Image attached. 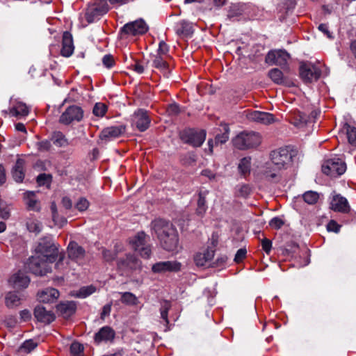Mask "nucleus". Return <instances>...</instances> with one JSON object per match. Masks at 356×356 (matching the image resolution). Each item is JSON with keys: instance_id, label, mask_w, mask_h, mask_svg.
I'll return each mask as SVG.
<instances>
[{"instance_id": "obj_1", "label": "nucleus", "mask_w": 356, "mask_h": 356, "mask_svg": "<svg viewBox=\"0 0 356 356\" xmlns=\"http://www.w3.org/2000/svg\"><path fill=\"white\" fill-rule=\"evenodd\" d=\"M296 155V152L289 147L272 151L270 154V161L266 163L263 167L262 174L265 179L270 181H279L281 172L292 165L293 159Z\"/></svg>"}, {"instance_id": "obj_2", "label": "nucleus", "mask_w": 356, "mask_h": 356, "mask_svg": "<svg viewBox=\"0 0 356 356\" xmlns=\"http://www.w3.org/2000/svg\"><path fill=\"white\" fill-rule=\"evenodd\" d=\"M152 229L163 249L174 251L178 247L179 238L177 229L170 222L163 219H156L151 223Z\"/></svg>"}, {"instance_id": "obj_3", "label": "nucleus", "mask_w": 356, "mask_h": 356, "mask_svg": "<svg viewBox=\"0 0 356 356\" xmlns=\"http://www.w3.org/2000/svg\"><path fill=\"white\" fill-rule=\"evenodd\" d=\"M38 256L46 258L50 263H54L58 257V260L56 264V268H60L65 258L63 253L58 252V247L53 242L50 238H43L38 243L35 249Z\"/></svg>"}, {"instance_id": "obj_4", "label": "nucleus", "mask_w": 356, "mask_h": 356, "mask_svg": "<svg viewBox=\"0 0 356 356\" xmlns=\"http://www.w3.org/2000/svg\"><path fill=\"white\" fill-rule=\"evenodd\" d=\"M261 142L260 134L254 131L241 132L232 140L234 146L242 150L257 147Z\"/></svg>"}, {"instance_id": "obj_5", "label": "nucleus", "mask_w": 356, "mask_h": 356, "mask_svg": "<svg viewBox=\"0 0 356 356\" xmlns=\"http://www.w3.org/2000/svg\"><path fill=\"white\" fill-rule=\"evenodd\" d=\"M109 10L107 0H97L89 4L85 11V18L88 24L99 21Z\"/></svg>"}, {"instance_id": "obj_6", "label": "nucleus", "mask_w": 356, "mask_h": 356, "mask_svg": "<svg viewBox=\"0 0 356 356\" xmlns=\"http://www.w3.org/2000/svg\"><path fill=\"white\" fill-rule=\"evenodd\" d=\"M346 170V163L339 158L327 159L322 165V172L331 177H337Z\"/></svg>"}, {"instance_id": "obj_7", "label": "nucleus", "mask_w": 356, "mask_h": 356, "mask_svg": "<svg viewBox=\"0 0 356 356\" xmlns=\"http://www.w3.org/2000/svg\"><path fill=\"white\" fill-rule=\"evenodd\" d=\"M181 140L193 147H200L206 139L204 130L185 129L180 133Z\"/></svg>"}, {"instance_id": "obj_8", "label": "nucleus", "mask_w": 356, "mask_h": 356, "mask_svg": "<svg viewBox=\"0 0 356 356\" xmlns=\"http://www.w3.org/2000/svg\"><path fill=\"white\" fill-rule=\"evenodd\" d=\"M290 58L289 54L282 49H275L268 51L265 58V62L268 65H276L283 69H288V60Z\"/></svg>"}, {"instance_id": "obj_9", "label": "nucleus", "mask_w": 356, "mask_h": 356, "mask_svg": "<svg viewBox=\"0 0 356 356\" xmlns=\"http://www.w3.org/2000/svg\"><path fill=\"white\" fill-rule=\"evenodd\" d=\"M50 264L46 258L41 256H35L29 259L28 268L32 273L42 276L50 272Z\"/></svg>"}, {"instance_id": "obj_10", "label": "nucleus", "mask_w": 356, "mask_h": 356, "mask_svg": "<svg viewBox=\"0 0 356 356\" xmlns=\"http://www.w3.org/2000/svg\"><path fill=\"white\" fill-rule=\"evenodd\" d=\"M299 71L300 78L305 83L316 81L321 75V70L316 65L308 62H302L300 65Z\"/></svg>"}, {"instance_id": "obj_11", "label": "nucleus", "mask_w": 356, "mask_h": 356, "mask_svg": "<svg viewBox=\"0 0 356 356\" xmlns=\"http://www.w3.org/2000/svg\"><path fill=\"white\" fill-rule=\"evenodd\" d=\"M329 208L334 212L341 213H348L350 211L348 200L335 191H333L329 197Z\"/></svg>"}, {"instance_id": "obj_12", "label": "nucleus", "mask_w": 356, "mask_h": 356, "mask_svg": "<svg viewBox=\"0 0 356 356\" xmlns=\"http://www.w3.org/2000/svg\"><path fill=\"white\" fill-rule=\"evenodd\" d=\"M147 235L145 232L138 233L133 238L130 240L132 248L138 251L140 256L145 259H148L152 253L150 246L146 243Z\"/></svg>"}, {"instance_id": "obj_13", "label": "nucleus", "mask_w": 356, "mask_h": 356, "mask_svg": "<svg viewBox=\"0 0 356 356\" xmlns=\"http://www.w3.org/2000/svg\"><path fill=\"white\" fill-rule=\"evenodd\" d=\"M147 31V24L143 19H140L124 24L122 27L120 32L124 35L136 36L138 35H143Z\"/></svg>"}, {"instance_id": "obj_14", "label": "nucleus", "mask_w": 356, "mask_h": 356, "mask_svg": "<svg viewBox=\"0 0 356 356\" xmlns=\"http://www.w3.org/2000/svg\"><path fill=\"white\" fill-rule=\"evenodd\" d=\"M83 117V109L78 106H68L60 117L59 121L63 124H70L74 121L80 122Z\"/></svg>"}, {"instance_id": "obj_15", "label": "nucleus", "mask_w": 356, "mask_h": 356, "mask_svg": "<svg viewBox=\"0 0 356 356\" xmlns=\"http://www.w3.org/2000/svg\"><path fill=\"white\" fill-rule=\"evenodd\" d=\"M132 124L140 131H146L150 124L151 120L147 111L138 109L132 115Z\"/></svg>"}, {"instance_id": "obj_16", "label": "nucleus", "mask_w": 356, "mask_h": 356, "mask_svg": "<svg viewBox=\"0 0 356 356\" xmlns=\"http://www.w3.org/2000/svg\"><path fill=\"white\" fill-rule=\"evenodd\" d=\"M126 127L123 124L111 126L104 128L99 134V138L102 140L110 141L120 137L125 133Z\"/></svg>"}, {"instance_id": "obj_17", "label": "nucleus", "mask_w": 356, "mask_h": 356, "mask_svg": "<svg viewBox=\"0 0 356 356\" xmlns=\"http://www.w3.org/2000/svg\"><path fill=\"white\" fill-rule=\"evenodd\" d=\"M118 268L122 273L136 270L140 268V261L132 254H127L125 258H121L118 261Z\"/></svg>"}, {"instance_id": "obj_18", "label": "nucleus", "mask_w": 356, "mask_h": 356, "mask_svg": "<svg viewBox=\"0 0 356 356\" xmlns=\"http://www.w3.org/2000/svg\"><path fill=\"white\" fill-rule=\"evenodd\" d=\"M215 254V250L213 248H205L194 256V261L197 266H205L211 264Z\"/></svg>"}, {"instance_id": "obj_19", "label": "nucleus", "mask_w": 356, "mask_h": 356, "mask_svg": "<svg viewBox=\"0 0 356 356\" xmlns=\"http://www.w3.org/2000/svg\"><path fill=\"white\" fill-rule=\"evenodd\" d=\"M34 316L39 321L44 324H49L55 320V315L52 311L47 310L44 307L38 305L34 309Z\"/></svg>"}, {"instance_id": "obj_20", "label": "nucleus", "mask_w": 356, "mask_h": 356, "mask_svg": "<svg viewBox=\"0 0 356 356\" xmlns=\"http://www.w3.org/2000/svg\"><path fill=\"white\" fill-rule=\"evenodd\" d=\"M8 282L13 288L19 289L26 288L30 283V279L26 273L19 271L13 274Z\"/></svg>"}, {"instance_id": "obj_21", "label": "nucleus", "mask_w": 356, "mask_h": 356, "mask_svg": "<svg viewBox=\"0 0 356 356\" xmlns=\"http://www.w3.org/2000/svg\"><path fill=\"white\" fill-rule=\"evenodd\" d=\"M180 264L177 261H166L156 263L152 267L154 273H165L167 271H178L180 270Z\"/></svg>"}, {"instance_id": "obj_22", "label": "nucleus", "mask_w": 356, "mask_h": 356, "mask_svg": "<svg viewBox=\"0 0 356 356\" xmlns=\"http://www.w3.org/2000/svg\"><path fill=\"white\" fill-rule=\"evenodd\" d=\"M115 336L113 329L109 326H104L95 334L94 340L97 344L102 342L112 341Z\"/></svg>"}, {"instance_id": "obj_23", "label": "nucleus", "mask_w": 356, "mask_h": 356, "mask_svg": "<svg viewBox=\"0 0 356 356\" xmlns=\"http://www.w3.org/2000/svg\"><path fill=\"white\" fill-rule=\"evenodd\" d=\"M248 117L250 120L262 124H270L275 121L273 114L259 111L250 113Z\"/></svg>"}, {"instance_id": "obj_24", "label": "nucleus", "mask_w": 356, "mask_h": 356, "mask_svg": "<svg viewBox=\"0 0 356 356\" xmlns=\"http://www.w3.org/2000/svg\"><path fill=\"white\" fill-rule=\"evenodd\" d=\"M152 67L158 69L163 75L168 78L170 74L169 65L165 60V56L154 54L152 55Z\"/></svg>"}, {"instance_id": "obj_25", "label": "nucleus", "mask_w": 356, "mask_h": 356, "mask_svg": "<svg viewBox=\"0 0 356 356\" xmlns=\"http://www.w3.org/2000/svg\"><path fill=\"white\" fill-rule=\"evenodd\" d=\"M74 50L73 38L72 34L65 31L63 35L62 49L60 54L64 57H70L72 55Z\"/></svg>"}, {"instance_id": "obj_26", "label": "nucleus", "mask_w": 356, "mask_h": 356, "mask_svg": "<svg viewBox=\"0 0 356 356\" xmlns=\"http://www.w3.org/2000/svg\"><path fill=\"white\" fill-rule=\"evenodd\" d=\"M248 6L244 3H232L227 11V17L231 20H236L237 18L246 13Z\"/></svg>"}, {"instance_id": "obj_27", "label": "nucleus", "mask_w": 356, "mask_h": 356, "mask_svg": "<svg viewBox=\"0 0 356 356\" xmlns=\"http://www.w3.org/2000/svg\"><path fill=\"white\" fill-rule=\"evenodd\" d=\"M67 253L71 259L79 261L84 258L86 252L77 243L71 241L67 247Z\"/></svg>"}, {"instance_id": "obj_28", "label": "nucleus", "mask_w": 356, "mask_h": 356, "mask_svg": "<svg viewBox=\"0 0 356 356\" xmlns=\"http://www.w3.org/2000/svg\"><path fill=\"white\" fill-rule=\"evenodd\" d=\"M59 297V291L54 288H47L38 293L40 302L49 303L54 302Z\"/></svg>"}, {"instance_id": "obj_29", "label": "nucleus", "mask_w": 356, "mask_h": 356, "mask_svg": "<svg viewBox=\"0 0 356 356\" xmlns=\"http://www.w3.org/2000/svg\"><path fill=\"white\" fill-rule=\"evenodd\" d=\"M24 297L23 294L18 292H8L5 297V304L8 308H15L21 305Z\"/></svg>"}, {"instance_id": "obj_30", "label": "nucleus", "mask_w": 356, "mask_h": 356, "mask_svg": "<svg viewBox=\"0 0 356 356\" xmlns=\"http://www.w3.org/2000/svg\"><path fill=\"white\" fill-rule=\"evenodd\" d=\"M29 113L28 106L22 102L13 103V106L9 110V113L15 117L21 118L26 116Z\"/></svg>"}, {"instance_id": "obj_31", "label": "nucleus", "mask_w": 356, "mask_h": 356, "mask_svg": "<svg viewBox=\"0 0 356 356\" xmlns=\"http://www.w3.org/2000/svg\"><path fill=\"white\" fill-rule=\"evenodd\" d=\"M268 77L271 81L277 85L289 86V83L283 72L278 68H273L268 73Z\"/></svg>"}, {"instance_id": "obj_32", "label": "nucleus", "mask_w": 356, "mask_h": 356, "mask_svg": "<svg viewBox=\"0 0 356 356\" xmlns=\"http://www.w3.org/2000/svg\"><path fill=\"white\" fill-rule=\"evenodd\" d=\"M57 310L64 318H68L75 312L76 305L73 302L60 303L57 306Z\"/></svg>"}, {"instance_id": "obj_33", "label": "nucleus", "mask_w": 356, "mask_h": 356, "mask_svg": "<svg viewBox=\"0 0 356 356\" xmlns=\"http://www.w3.org/2000/svg\"><path fill=\"white\" fill-rule=\"evenodd\" d=\"M24 161L18 159L12 170L13 177L17 182H22L24 178Z\"/></svg>"}, {"instance_id": "obj_34", "label": "nucleus", "mask_w": 356, "mask_h": 356, "mask_svg": "<svg viewBox=\"0 0 356 356\" xmlns=\"http://www.w3.org/2000/svg\"><path fill=\"white\" fill-rule=\"evenodd\" d=\"M176 32L178 35L188 36L193 34L192 24L186 21H181L177 24Z\"/></svg>"}, {"instance_id": "obj_35", "label": "nucleus", "mask_w": 356, "mask_h": 356, "mask_svg": "<svg viewBox=\"0 0 356 356\" xmlns=\"http://www.w3.org/2000/svg\"><path fill=\"white\" fill-rule=\"evenodd\" d=\"M35 193L33 191H27L24 193L26 199V204L28 208L33 211H39L40 206L38 200L35 197Z\"/></svg>"}, {"instance_id": "obj_36", "label": "nucleus", "mask_w": 356, "mask_h": 356, "mask_svg": "<svg viewBox=\"0 0 356 356\" xmlns=\"http://www.w3.org/2000/svg\"><path fill=\"white\" fill-rule=\"evenodd\" d=\"M51 140L56 146L60 147H66L69 144L67 139L60 131L55 132Z\"/></svg>"}, {"instance_id": "obj_37", "label": "nucleus", "mask_w": 356, "mask_h": 356, "mask_svg": "<svg viewBox=\"0 0 356 356\" xmlns=\"http://www.w3.org/2000/svg\"><path fill=\"white\" fill-rule=\"evenodd\" d=\"M343 129L346 132L348 143L353 145H356V128L346 123L343 126Z\"/></svg>"}, {"instance_id": "obj_38", "label": "nucleus", "mask_w": 356, "mask_h": 356, "mask_svg": "<svg viewBox=\"0 0 356 356\" xmlns=\"http://www.w3.org/2000/svg\"><path fill=\"white\" fill-rule=\"evenodd\" d=\"M121 302L128 305H136L138 302L137 297L131 292L121 293Z\"/></svg>"}, {"instance_id": "obj_39", "label": "nucleus", "mask_w": 356, "mask_h": 356, "mask_svg": "<svg viewBox=\"0 0 356 356\" xmlns=\"http://www.w3.org/2000/svg\"><path fill=\"white\" fill-rule=\"evenodd\" d=\"M205 193L200 192L199 193V198L197 200V208L196 209V213L198 216H202L207 209V206L206 205V199H205Z\"/></svg>"}, {"instance_id": "obj_40", "label": "nucleus", "mask_w": 356, "mask_h": 356, "mask_svg": "<svg viewBox=\"0 0 356 356\" xmlns=\"http://www.w3.org/2000/svg\"><path fill=\"white\" fill-rule=\"evenodd\" d=\"M251 159L248 157L243 158L238 164V170L241 175H246L250 172Z\"/></svg>"}, {"instance_id": "obj_41", "label": "nucleus", "mask_w": 356, "mask_h": 356, "mask_svg": "<svg viewBox=\"0 0 356 356\" xmlns=\"http://www.w3.org/2000/svg\"><path fill=\"white\" fill-rule=\"evenodd\" d=\"M302 197L308 204H314L319 199V194L316 191H309L302 195Z\"/></svg>"}, {"instance_id": "obj_42", "label": "nucleus", "mask_w": 356, "mask_h": 356, "mask_svg": "<svg viewBox=\"0 0 356 356\" xmlns=\"http://www.w3.org/2000/svg\"><path fill=\"white\" fill-rule=\"evenodd\" d=\"M107 109V106L105 104L98 102L95 104L92 113L97 117L102 118L105 115Z\"/></svg>"}, {"instance_id": "obj_43", "label": "nucleus", "mask_w": 356, "mask_h": 356, "mask_svg": "<svg viewBox=\"0 0 356 356\" xmlns=\"http://www.w3.org/2000/svg\"><path fill=\"white\" fill-rule=\"evenodd\" d=\"M311 121L310 116L304 113H299L295 118L294 124L296 127H302Z\"/></svg>"}, {"instance_id": "obj_44", "label": "nucleus", "mask_w": 356, "mask_h": 356, "mask_svg": "<svg viewBox=\"0 0 356 356\" xmlns=\"http://www.w3.org/2000/svg\"><path fill=\"white\" fill-rule=\"evenodd\" d=\"M38 344L33 339L25 341L19 347V350L26 353L31 352L37 347Z\"/></svg>"}, {"instance_id": "obj_45", "label": "nucleus", "mask_w": 356, "mask_h": 356, "mask_svg": "<svg viewBox=\"0 0 356 356\" xmlns=\"http://www.w3.org/2000/svg\"><path fill=\"white\" fill-rule=\"evenodd\" d=\"M223 133L222 134H218L216 136V143H225L229 139V129L227 124L222 127Z\"/></svg>"}, {"instance_id": "obj_46", "label": "nucleus", "mask_w": 356, "mask_h": 356, "mask_svg": "<svg viewBox=\"0 0 356 356\" xmlns=\"http://www.w3.org/2000/svg\"><path fill=\"white\" fill-rule=\"evenodd\" d=\"M83 346L78 342H73L70 346V353L72 356H83Z\"/></svg>"}, {"instance_id": "obj_47", "label": "nucleus", "mask_w": 356, "mask_h": 356, "mask_svg": "<svg viewBox=\"0 0 356 356\" xmlns=\"http://www.w3.org/2000/svg\"><path fill=\"white\" fill-rule=\"evenodd\" d=\"M52 177L49 174L42 173L37 177V183L39 186H47L49 187Z\"/></svg>"}, {"instance_id": "obj_48", "label": "nucleus", "mask_w": 356, "mask_h": 356, "mask_svg": "<svg viewBox=\"0 0 356 356\" xmlns=\"http://www.w3.org/2000/svg\"><path fill=\"white\" fill-rule=\"evenodd\" d=\"M26 227L30 232L38 234L42 230V224L38 220H30L27 222Z\"/></svg>"}, {"instance_id": "obj_49", "label": "nucleus", "mask_w": 356, "mask_h": 356, "mask_svg": "<svg viewBox=\"0 0 356 356\" xmlns=\"http://www.w3.org/2000/svg\"><path fill=\"white\" fill-rule=\"evenodd\" d=\"M90 206L89 201L83 197L79 198L76 203L75 204V209L80 212L86 211Z\"/></svg>"}, {"instance_id": "obj_50", "label": "nucleus", "mask_w": 356, "mask_h": 356, "mask_svg": "<svg viewBox=\"0 0 356 356\" xmlns=\"http://www.w3.org/2000/svg\"><path fill=\"white\" fill-rule=\"evenodd\" d=\"M95 287L93 286H83L79 289L76 296L81 298H85L92 294L95 291Z\"/></svg>"}, {"instance_id": "obj_51", "label": "nucleus", "mask_w": 356, "mask_h": 356, "mask_svg": "<svg viewBox=\"0 0 356 356\" xmlns=\"http://www.w3.org/2000/svg\"><path fill=\"white\" fill-rule=\"evenodd\" d=\"M227 261V257L226 255H220L213 262L211 263L209 266L212 268H222L226 265Z\"/></svg>"}, {"instance_id": "obj_52", "label": "nucleus", "mask_w": 356, "mask_h": 356, "mask_svg": "<svg viewBox=\"0 0 356 356\" xmlns=\"http://www.w3.org/2000/svg\"><path fill=\"white\" fill-rule=\"evenodd\" d=\"M166 112L170 116H176L181 112V108L179 104L176 103L168 105Z\"/></svg>"}, {"instance_id": "obj_53", "label": "nucleus", "mask_w": 356, "mask_h": 356, "mask_svg": "<svg viewBox=\"0 0 356 356\" xmlns=\"http://www.w3.org/2000/svg\"><path fill=\"white\" fill-rule=\"evenodd\" d=\"M102 63L104 67L108 69H111L115 65V62L111 54H106L102 58Z\"/></svg>"}, {"instance_id": "obj_54", "label": "nucleus", "mask_w": 356, "mask_h": 356, "mask_svg": "<svg viewBox=\"0 0 356 356\" xmlns=\"http://www.w3.org/2000/svg\"><path fill=\"white\" fill-rule=\"evenodd\" d=\"M251 193V189L248 185H242L237 190L236 195L238 197L246 198Z\"/></svg>"}, {"instance_id": "obj_55", "label": "nucleus", "mask_w": 356, "mask_h": 356, "mask_svg": "<svg viewBox=\"0 0 356 356\" xmlns=\"http://www.w3.org/2000/svg\"><path fill=\"white\" fill-rule=\"evenodd\" d=\"M168 51H169L168 45L163 40L160 41V42L159 44V48L156 51V54L163 56H167Z\"/></svg>"}, {"instance_id": "obj_56", "label": "nucleus", "mask_w": 356, "mask_h": 356, "mask_svg": "<svg viewBox=\"0 0 356 356\" xmlns=\"http://www.w3.org/2000/svg\"><path fill=\"white\" fill-rule=\"evenodd\" d=\"M284 224V220L280 217H274L269 222V225L276 229H280Z\"/></svg>"}, {"instance_id": "obj_57", "label": "nucleus", "mask_w": 356, "mask_h": 356, "mask_svg": "<svg viewBox=\"0 0 356 356\" xmlns=\"http://www.w3.org/2000/svg\"><path fill=\"white\" fill-rule=\"evenodd\" d=\"M36 145L38 150L41 152L48 151L51 146V142L47 140L39 141L36 143Z\"/></svg>"}, {"instance_id": "obj_58", "label": "nucleus", "mask_w": 356, "mask_h": 356, "mask_svg": "<svg viewBox=\"0 0 356 356\" xmlns=\"http://www.w3.org/2000/svg\"><path fill=\"white\" fill-rule=\"evenodd\" d=\"M130 68L139 74H143L145 71L144 66L138 60H136L134 63L131 64Z\"/></svg>"}, {"instance_id": "obj_59", "label": "nucleus", "mask_w": 356, "mask_h": 356, "mask_svg": "<svg viewBox=\"0 0 356 356\" xmlns=\"http://www.w3.org/2000/svg\"><path fill=\"white\" fill-rule=\"evenodd\" d=\"M247 250L245 248H240L237 250L235 257L234 261L236 263L241 262L246 256Z\"/></svg>"}, {"instance_id": "obj_60", "label": "nucleus", "mask_w": 356, "mask_h": 356, "mask_svg": "<svg viewBox=\"0 0 356 356\" xmlns=\"http://www.w3.org/2000/svg\"><path fill=\"white\" fill-rule=\"evenodd\" d=\"M103 257L106 261H111L114 260L117 256L115 252H113L111 250H104L102 252Z\"/></svg>"}, {"instance_id": "obj_61", "label": "nucleus", "mask_w": 356, "mask_h": 356, "mask_svg": "<svg viewBox=\"0 0 356 356\" xmlns=\"http://www.w3.org/2000/svg\"><path fill=\"white\" fill-rule=\"evenodd\" d=\"M318 30L323 33L329 39H333L334 36L332 33L329 31L328 26L326 24H321L318 27Z\"/></svg>"}, {"instance_id": "obj_62", "label": "nucleus", "mask_w": 356, "mask_h": 356, "mask_svg": "<svg viewBox=\"0 0 356 356\" xmlns=\"http://www.w3.org/2000/svg\"><path fill=\"white\" fill-rule=\"evenodd\" d=\"M341 226L334 220H330L327 225V229L329 232H339L340 230Z\"/></svg>"}, {"instance_id": "obj_63", "label": "nucleus", "mask_w": 356, "mask_h": 356, "mask_svg": "<svg viewBox=\"0 0 356 356\" xmlns=\"http://www.w3.org/2000/svg\"><path fill=\"white\" fill-rule=\"evenodd\" d=\"M261 246L264 251L266 254H269L272 248V242L268 238H264L261 241Z\"/></svg>"}, {"instance_id": "obj_64", "label": "nucleus", "mask_w": 356, "mask_h": 356, "mask_svg": "<svg viewBox=\"0 0 356 356\" xmlns=\"http://www.w3.org/2000/svg\"><path fill=\"white\" fill-rule=\"evenodd\" d=\"M52 220L54 222V225L60 227H62L67 224V219L65 217L60 216L58 214L56 219L52 218Z\"/></svg>"}]
</instances>
